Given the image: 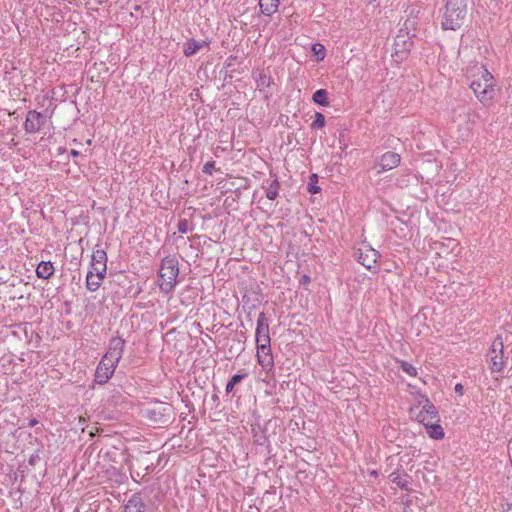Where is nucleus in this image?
<instances>
[{
    "mask_svg": "<svg viewBox=\"0 0 512 512\" xmlns=\"http://www.w3.org/2000/svg\"><path fill=\"white\" fill-rule=\"evenodd\" d=\"M412 45L413 41L409 37V33H404L403 30H400L394 39V53L392 54L394 61H403L410 51Z\"/></svg>",
    "mask_w": 512,
    "mask_h": 512,
    "instance_id": "nucleus-5",
    "label": "nucleus"
},
{
    "mask_svg": "<svg viewBox=\"0 0 512 512\" xmlns=\"http://www.w3.org/2000/svg\"><path fill=\"white\" fill-rule=\"evenodd\" d=\"M417 419L424 426L430 424L431 422H439V417H438V412H437L436 407L427 400L426 404L422 407L420 412L417 414Z\"/></svg>",
    "mask_w": 512,
    "mask_h": 512,
    "instance_id": "nucleus-13",
    "label": "nucleus"
},
{
    "mask_svg": "<svg viewBox=\"0 0 512 512\" xmlns=\"http://www.w3.org/2000/svg\"><path fill=\"white\" fill-rule=\"evenodd\" d=\"M45 123L46 118L42 113L36 110H29L26 114L24 130L28 134H34L38 132Z\"/></svg>",
    "mask_w": 512,
    "mask_h": 512,
    "instance_id": "nucleus-10",
    "label": "nucleus"
},
{
    "mask_svg": "<svg viewBox=\"0 0 512 512\" xmlns=\"http://www.w3.org/2000/svg\"><path fill=\"white\" fill-rule=\"evenodd\" d=\"M178 231L182 234H186L190 231L189 222L187 219H180L178 222Z\"/></svg>",
    "mask_w": 512,
    "mask_h": 512,
    "instance_id": "nucleus-31",
    "label": "nucleus"
},
{
    "mask_svg": "<svg viewBox=\"0 0 512 512\" xmlns=\"http://www.w3.org/2000/svg\"><path fill=\"white\" fill-rule=\"evenodd\" d=\"M70 154L73 156V157H78L80 155V152L77 151V150H71Z\"/></svg>",
    "mask_w": 512,
    "mask_h": 512,
    "instance_id": "nucleus-39",
    "label": "nucleus"
},
{
    "mask_svg": "<svg viewBox=\"0 0 512 512\" xmlns=\"http://www.w3.org/2000/svg\"><path fill=\"white\" fill-rule=\"evenodd\" d=\"M125 348V340L119 336L112 337L109 341L108 350L104 356L112 360L114 363H119L122 358Z\"/></svg>",
    "mask_w": 512,
    "mask_h": 512,
    "instance_id": "nucleus-12",
    "label": "nucleus"
},
{
    "mask_svg": "<svg viewBox=\"0 0 512 512\" xmlns=\"http://www.w3.org/2000/svg\"><path fill=\"white\" fill-rule=\"evenodd\" d=\"M312 51L317 55L319 60H323L325 57V48L321 44H314L312 47Z\"/></svg>",
    "mask_w": 512,
    "mask_h": 512,
    "instance_id": "nucleus-30",
    "label": "nucleus"
},
{
    "mask_svg": "<svg viewBox=\"0 0 512 512\" xmlns=\"http://www.w3.org/2000/svg\"><path fill=\"white\" fill-rule=\"evenodd\" d=\"M467 12L444 6L441 25L444 30H457L465 21Z\"/></svg>",
    "mask_w": 512,
    "mask_h": 512,
    "instance_id": "nucleus-3",
    "label": "nucleus"
},
{
    "mask_svg": "<svg viewBox=\"0 0 512 512\" xmlns=\"http://www.w3.org/2000/svg\"><path fill=\"white\" fill-rule=\"evenodd\" d=\"M504 512H512V506H510L507 510H505Z\"/></svg>",
    "mask_w": 512,
    "mask_h": 512,
    "instance_id": "nucleus-41",
    "label": "nucleus"
},
{
    "mask_svg": "<svg viewBox=\"0 0 512 512\" xmlns=\"http://www.w3.org/2000/svg\"><path fill=\"white\" fill-rule=\"evenodd\" d=\"M146 506L140 494L135 493L127 501L123 512H145Z\"/></svg>",
    "mask_w": 512,
    "mask_h": 512,
    "instance_id": "nucleus-15",
    "label": "nucleus"
},
{
    "mask_svg": "<svg viewBox=\"0 0 512 512\" xmlns=\"http://www.w3.org/2000/svg\"><path fill=\"white\" fill-rule=\"evenodd\" d=\"M209 42L206 41H196L194 39L188 40L184 45V55L189 57L196 54L201 48L204 46H208Z\"/></svg>",
    "mask_w": 512,
    "mask_h": 512,
    "instance_id": "nucleus-18",
    "label": "nucleus"
},
{
    "mask_svg": "<svg viewBox=\"0 0 512 512\" xmlns=\"http://www.w3.org/2000/svg\"><path fill=\"white\" fill-rule=\"evenodd\" d=\"M378 257V251L373 248L366 246L364 249H359L358 261L369 270L375 267Z\"/></svg>",
    "mask_w": 512,
    "mask_h": 512,
    "instance_id": "nucleus-14",
    "label": "nucleus"
},
{
    "mask_svg": "<svg viewBox=\"0 0 512 512\" xmlns=\"http://www.w3.org/2000/svg\"><path fill=\"white\" fill-rule=\"evenodd\" d=\"M404 372H406L409 376H416L417 370L414 366L407 362H403L401 365Z\"/></svg>",
    "mask_w": 512,
    "mask_h": 512,
    "instance_id": "nucleus-32",
    "label": "nucleus"
},
{
    "mask_svg": "<svg viewBox=\"0 0 512 512\" xmlns=\"http://www.w3.org/2000/svg\"><path fill=\"white\" fill-rule=\"evenodd\" d=\"M425 427L427 428V432L432 439L440 440L444 437V430L438 424V422H431Z\"/></svg>",
    "mask_w": 512,
    "mask_h": 512,
    "instance_id": "nucleus-20",
    "label": "nucleus"
},
{
    "mask_svg": "<svg viewBox=\"0 0 512 512\" xmlns=\"http://www.w3.org/2000/svg\"><path fill=\"white\" fill-rule=\"evenodd\" d=\"M37 423H38V421H37L36 419H31V420L29 421V426H30V427H33V426H35Z\"/></svg>",
    "mask_w": 512,
    "mask_h": 512,
    "instance_id": "nucleus-40",
    "label": "nucleus"
},
{
    "mask_svg": "<svg viewBox=\"0 0 512 512\" xmlns=\"http://www.w3.org/2000/svg\"><path fill=\"white\" fill-rule=\"evenodd\" d=\"M447 7L457 8L458 10L467 12V0H444Z\"/></svg>",
    "mask_w": 512,
    "mask_h": 512,
    "instance_id": "nucleus-25",
    "label": "nucleus"
},
{
    "mask_svg": "<svg viewBox=\"0 0 512 512\" xmlns=\"http://www.w3.org/2000/svg\"><path fill=\"white\" fill-rule=\"evenodd\" d=\"M94 275H95V278L101 283L102 280L105 278L106 271L99 270V271L94 272Z\"/></svg>",
    "mask_w": 512,
    "mask_h": 512,
    "instance_id": "nucleus-35",
    "label": "nucleus"
},
{
    "mask_svg": "<svg viewBox=\"0 0 512 512\" xmlns=\"http://www.w3.org/2000/svg\"><path fill=\"white\" fill-rule=\"evenodd\" d=\"M99 270L106 271L107 270V264H105L103 266V264H98L96 262H92L91 261V267H90L89 271H93V273H94V272L99 271Z\"/></svg>",
    "mask_w": 512,
    "mask_h": 512,
    "instance_id": "nucleus-34",
    "label": "nucleus"
},
{
    "mask_svg": "<svg viewBox=\"0 0 512 512\" xmlns=\"http://www.w3.org/2000/svg\"><path fill=\"white\" fill-rule=\"evenodd\" d=\"M92 262H96L98 264H107V253L103 249H94L91 257Z\"/></svg>",
    "mask_w": 512,
    "mask_h": 512,
    "instance_id": "nucleus-23",
    "label": "nucleus"
},
{
    "mask_svg": "<svg viewBox=\"0 0 512 512\" xmlns=\"http://www.w3.org/2000/svg\"><path fill=\"white\" fill-rule=\"evenodd\" d=\"M54 271L55 268L51 261H41L36 268V275L47 280L53 276Z\"/></svg>",
    "mask_w": 512,
    "mask_h": 512,
    "instance_id": "nucleus-17",
    "label": "nucleus"
},
{
    "mask_svg": "<svg viewBox=\"0 0 512 512\" xmlns=\"http://www.w3.org/2000/svg\"><path fill=\"white\" fill-rule=\"evenodd\" d=\"M476 118H478V119H479V118H480V115H479V114H477V113H474L473 115H472V114H470V113H468V120H469L470 122L474 123Z\"/></svg>",
    "mask_w": 512,
    "mask_h": 512,
    "instance_id": "nucleus-37",
    "label": "nucleus"
},
{
    "mask_svg": "<svg viewBox=\"0 0 512 512\" xmlns=\"http://www.w3.org/2000/svg\"><path fill=\"white\" fill-rule=\"evenodd\" d=\"M400 160L401 157L396 152L388 151L384 153L375 164V168H379L377 174L397 167L400 164Z\"/></svg>",
    "mask_w": 512,
    "mask_h": 512,
    "instance_id": "nucleus-11",
    "label": "nucleus"
},
{
    "mask_svg": "<svg viewBox=\"0 0 512 512\" xmlns=\"http://www.w3.org/2000/svg\"><path fill=\"white\" fill-rule=\"evenodd\" d=\"M272 83V79L270 76H267L266 74H260L259 79L257 80V86L262 87H269Z\"/></svg>",
    "mask_w": 512,
    "mask_h": 512,
    "instance_id": "nucleus-29",
    "label": "nucleus"
},
{
    "mask_svg": "<svg viewBox=\"0 0 512 512\" xmlns=\"http://www.w3.org/2000/svg\"><path fill=\"white\" fill-rule=\"evenodd\" d=\"M455 393L462 395L463 394V385L461 383H457L454 387Z\"/></svg>",
    "mask_w": 512,
    "mask_h": 512,
    "instance_id": "nucleus-36",
    "label": "nucleus"
},
{
    "mask_svg": "<svg viewBox=\"0 0 512 512\" xmlns=\"http://www.w3.org/2000/svg\"><path fill=\"white\" fill-rule=\"evenodd\" d=\"M215 170V161H208L203 166V172L208 175H212Z\"/></svg>",
    "mask_w": 512,
    "mask_h": 512,
    "instance_id": "nucleus-33",
    "label": "nucleus"
},
{
    "mask_svg": "<svg viewBox=\"0 0 512 512\" xmlns=\"http://www.w3.org/2000/svg\"><path fill=\"white\" fill-rule=\"evenodd\" d=\"M324 125H325V116L320 112H316L314 121L311 124L312 129H320V128L324 127Z\"/></svg>",
    "mask_w": 512,
    "mask_h": 512,
    "instance_id": "nucleus-28",
    "label": "nucleus"
},
{
    "mask_svg": "<svg viewBox=\"0 0 512 512\" xmlns=\"http://www.w3.org/2000/svg\"><path fill=\"white\" fill-rule=\"evenodd\" d=\"M310 280H311V279H310V277H309V276L304 275V276L301 278V281H300V282H301L302 284H308V283H310Z\"/></svg>",
    "mask_w": 512,
    "mask_h": 512,
    "instance_id": "nucleus-38",
    "label": "nucleus"
},
{
    "mask_svg": "<svg viewBox=\"0 0 512 512\" xmlns=\"http://www.w3.org/2000/svg\"><path fill=\"white\" fill-rule=\"evenodd\" d=\"M503 349V340L500 336H498L493 341L489 350V356L491 357L490 369L492 372H501L506 364Z\"/></svg>",
    "mask_w": 512,
    "mask_h": 512,
    "instance_id": "nucleus-6",
    "label": "nucleus"
},
{
    "mask_svg": "<svg viewBox=\"0 0 512 512\" xmlns=\"http://www.w3.org/2000/svg\"><path fill=\"white\" fill-rule=\"evenodd\" d=\"M279 187V181L275 178L266 189V197L269 200H275L278 197Z\"/></svg>",
    "mask_w": 512,
    "mask_h": 512,
    "instance_id": "nucleus-22",
    "label": "nucleus"
},
{
    "mask_svg": "<svg viewBox=\"0 0 512 512\" xmlns=\"http://www.w3.org/2000/svg\"><path fill=\"white\" fill-rule=\"evenodd\" d=\"M172 406L168 403L157 402L147 408L146 415L149 420L158 425L168 424L172 416Z\"/></svg>",
    "mask_w": 512,
    "mask_h": 512,
    "instance_id": "nucleus-4",
    "label": "nucleus"
},
{
    "mask_svg": "<svg viewBox=\"0 0 512 512\" xmlns=\"http://www.w3.org/2000/svg\"><path fill=\"white\" fill-rule=\"evenodd\" d=\"M100 282L95 278L93 271H89L86 276V287L94 292L100 287Z\"/></svg>",
    "mask_w": 512,
    "mask_h": 512,
    "instance_id": "nucleus-24",
    "label": "nucleus"
},
{
    "mask_svg": "<svg viewBox=\"0 0 512 512\" xmlns=\"http://www.w3.org/2000/svg\"><path fill=\"white\" fill-rule=\"evenodd\" d=\"M312 100L320 106H329L328 92L326 89H318L315 91L312 96Z\"/></svg>",
    "mask_w": 512,
    "mask_h": 512,
    "instance_id": "nucleus-21",
    "label": "nucleus"
},
{
    "mask_svg": "<svg viewBox=\"0 0 512 512\" xmlns=\"http://www.w3.org/2000/svg\"><path fill=\"white\" fill-rule=\"evenodd\" d=\"M178 260L175 256H167L162 259L159 270V288L165 293L172 292L179 275Z\"/></svg>",
    "mask_w": 512,
    "mask_h": 512,
    "instance_id": "nucleus-2",
    "label": "nucleus"
},
{
    "mask_svg": "<svg viewBox=\"0 0 512 512\" xmlns=\"http://www.w3.org/2000/svg\"><path fill=\"white\" fill-rule=\"evenodd\" d=\"M318 183V176L317 174H312L309 178V183L307 185V190L311 194L319 193L321 188L317 185Z\"/></svg>",
    "mask_w": 512,
    "mask_h": 512,
    "instance_id": "nucleus-27",
    "label": "nucleus"
},
{
    "mask_svg": "<svg viewBox=\"0 0 512 512\" xmlns=\"http://www.w3.org/2000/svg\"><path fill=\"white\" fill-rule=\"evenodd\" d=\"M478 69L481 71L482 80H473L470 84V88L473 90L477 99L487 107L491 105L495 96L493 76L483 65Z\"/></svg>",
    "mask_w": 512,
    "mask_h": 512,
    "instance_id": "nucleus-1",
    "label": "nucleus"
},
{
    "mask_svg": "<svg viewBox=\"0 0 512 512\" xmlns=\"http://www.w3.org/2000/svg\"><path fill=\"white\" fill-rule=\"evenodd\" d=\"M390 481L397 485L400 489L410 491L409 484L411 477L403 472L400 473L399 471H394L389 476Z\"/></svg>",
    "mask_w": 512,
    "mask_h": 512,
    "instance_id": "nucleus-16",
    "label": "nucleus"
},
{
    "mask_svg": "<svg viewBox=\"0 0 512 512\" xmlns=\"http://www.w3.org/2000/svg\"><path fill=\"white\" fill-rule=\"evenodd\" d=\"M245 374H235L231 377V379L228 381V383L226 384V392L227 393H231L235 387V385H237L238 383H240L244 378H245Z\"/></svg>",
    "mask_w": 512,
    "mask_h": 512,
    "instance_id": "nucleus-26",
    "label": "nucleus"
},
{
    "mask_svg": "<svg viewBox=\"0 0 512 512\" xmlns=\"http://www.w3.org/2000/svg\"><path fill=\"white\" fill-rule=\"evenodd\" d=\"M257 348V362L264 371L269 372L274 367V359L271 352V344H256Z\"/></svg>",
    "mask_w": 512,
    "mask_h": 512,
    "instance_id": "nucleus-8",
    "label": "nucleus"
},
{
    "mask_svg": "<svg viewBox=\"0 0 512 512\" xmlns=\"http://www.w3.org/2000/svg\"><path fill=\"white\" fill-rule=\"evenodd\" d=\"M256 344H271L269 320L264 312H260L257 319L255 331Z\"/></svg>",
    "mask_w": 512,
    "mask_h": 512,
    "instance_id": "nucleus-9",
    "label": "nucleus"
},
{
    "mask_svg": "<svg viewBox=\"0 0 512 512\" xmlns=\"http://www.w3.org/2000/svg\"><path fill=\"white\" fill-rule=\"evenodd\" d=\"M279 0H259L261 12L266 16H272L279 6Z\"/></svg>",
    "mask_w": 512,
    "mask_h": 512,
    "instance_id": "nucleus-19",
    "label": "nucleus"
},
{
    "mask_svg": "<svg viewBox=\"0 0 512 512\" xmlns=\"http://www.w3.org/2000/svg\"><path fill=\"white\" fill-rule=\"evenodd\" d=\"M116 367L117 363H114L112 360L107 359L106 356H103L95 371V382L98 384L107 383L114 374Z\"/></svg>",
    "mask_w": 512,
    "mask_h": 512,
    "instance_id": "nucleus-7",
    "label": "nucleus"
}]
</instances>
